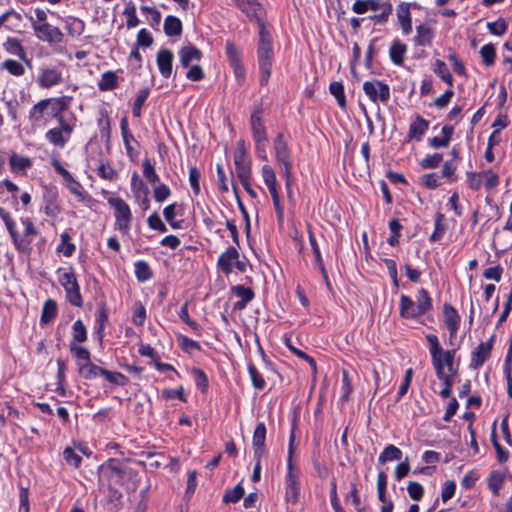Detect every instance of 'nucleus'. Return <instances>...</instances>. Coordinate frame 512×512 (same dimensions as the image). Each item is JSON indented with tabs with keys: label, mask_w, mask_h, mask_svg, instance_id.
<instances>
[{
	"label": "nucleus",
	"mask_w": 512,
	"mask_h": 512,
	"mask_svg": "<svg viewBox=\"0 0 512 512\" xmlns=\"http://www.w3.org/2000/svg\"><path fill=\"white\" fill-rule=\"evenodd\" d=\"M9 164L12 172L24 171L32 165L30 158L26 156H19L13 153L10 156Z\"/></svg>",
	"instance_id": "obj_42"
},
{
	"label": "nucleus",
	"mask_w": 512,
	"mask_h": 512,
	"mask_svg": "<svg viewBox=\"0 0 512 512\" xmlns=\"http://www.w3.org/2000/svg\"><path fill=\"white\" fill-rule=\"evenodd\" d=\"M73 340L74 343H82L87 340V330L81 320H77L73 324Z\"/></svg>",
	"instance_id": "obj_60"
},
{
	"label": "nucleus",
	"mask_w": 512,
	"mask_h": 512,
	"mask_svg": "<svg viewBox=\"0 0 512 512\" xmlns=\"http://www.w3.org/2000/svg\"><path fill=\"white\" fill-rule=\"evenodd\" d=\"M65 28L70 36H80L85 30V23L79 18L67 17L65 20Z\"/></svg>",
	"instance_id": "obj_38"
},
{
	"label": "nucleus",
	"mask_w": 512,
	"mask_h": 512,
	"mask_svg": "<svg viewBox=\"0 0 512 512\" xmlns=\"http://www.w3.org/2000/svg\"><path fill=\"white\" fill-rule=\"evenodd\" d=\"M57 311L58 306L55 300L48 299L47 301H45L42 308L40 323L48 324L49 322H51L56 317Z\"/></svg>",
	"instance_id": "obj_37"
},
{
	"label": "nucleus",
	"mask_w": 512,
	"mask_h": 512,
	"mask_svg": "<svg viewBox=\"0 0 512 512\" xmlns=\"http://www.w3.org/2000/svg\"><path fill=\"white\" fill-rule=\"evenodd\" d=\"M122 497V493L118 489L114 488L111 483H109L107 495L108 504L112 505L114 509L118 510L122 505Z\"/></svg>",
	"instance_id": "obj_57"
},
{
	"label": "nucleus",
	"mask_w": 512,
	"mask_h": 512,
	"mask_svg": "<svg viewBox=\"0 0 512 512\" xmlns=\"http://www.w3.org/2000/svg\"><path fill=\"white\" fill-rule=\"evenodd\" d=\"M407 52V45L398 39H395L389 49V57L393 64L401 66L404 62V56Z\"/></svg>",
	"instance_id": "obj_28"
},
{
	"label": "nucleus",
	"mask_w": 512,
	"mask_h": 512,
	"mask_svg": "<svg viewBox=\"0 0 512 512\" xmlns=\"http://www.w3.org/2000/svg\"><path fill=\"white\" fill-rule=\"evenodd\" d=\"M235 170L238 178H246L251 174V162L247 156L245 142L240 140L234 153Z\"/></svg>",
	"instance_id": "obj_11"
},
{
	"label": "nucleus",
	"mask_w": 512,
	"mask_h": 512,
	"mask_svg": "<svg viewBox=\"0 0 512 512\" xmlns=\"http://www.w3.org/2000/svg\"><path fill=\"white\" fill-rule=\"evenodd\" d=\"M135 275L136 278L141 281H147L152 278L153 273L151 271V268L149 264L144 260H139L135 264Z\"/></svg>",
	"instance_id": "obj_47"
},
{
	"label": "nucleus",
	"mask_w": 512,
	"mask_h": 512,
	"mask_svg": "<svg viewBox=\"0 0 512 512\" xmlns=\"http://www.w3.org/2000/svg\"><path fill=\"white\" fill-rule=\"evenodd\" d=\"M444 323L449 330L450 337H454L460 324V316L457 310L449 303L443 305Z\"/></svg>",
	"instance_id": "obj_22"
},
{
	"label": "nucleus",
	"mask_w": 512,
	"mask_h": 512,
	"mask_svg": "<svg viewBox=\"0 0 512 512\" xmlns=\"http://www.w3.org/2000/svg\"><path fill=\"white\" fill-rule=\"evenodd\" d=\"M123 14L126 17V25L129 29L138 26L140 23L136 15V7L132 2L126 5Z\"/></svg>",
	"instance_id": "obj_56"
},
{
	"label": "nucleus",
	"mask_w": 512,
	"mask_h": 512,
	"mask_svg": "<svg viewBox=\"0 0 512 512\" xmlns=\"http://www.w3.org/2000/svg\"><path fill=\"white\" fill-rule=\"evenodd\" d=\"M389 228L391 236L387 239V242L391 246H397L399 244V238L401 236L402 225L398 219H392L389 221Z\"/></svg>",
	"instance_id": "obj_54"
},
{
	"label": "nucleus",
	"mask_w": 512,
	"mask_h": 512,
	"mask_svg": "<svg viewBox=\"0 0 512 512\" xmlns=\"http://www.w3.org/2000/svg\"><path fill=\"white\" fill-rule=\"evenodd\" d=\"M434 36L435 31L429 24H420L416 27V36L414 37V43L417 46H429L432 44Z\"/></svg>",
	"instance_id": "obj_25"
},
{
	"label": "nucleus",
	"mask_w": 512,
	"mask_h": 512,
	"mask_svg": "<svg viewBox=\"0 0 512 512\" xmlns=\"http://www.w3.org/2000/svg\"><path fill=\"white\" fill-rule=\"evenodd\" d=\"M173 60L174 55L171 50L162 48L157 52V66L159 68L160 74L164 78H169L171 76Z\"/></svg>",
	"instance_id": "obj_21"
},
{
	"label": "nucleus",
	"mask_w": 512,
	"mask_h": 512,
	"mask_svg": "<svg viewBox=\"0 0 512 512\" xmlns=\"http://www.w3.org/2000/svg\"><path fill=\"white\" fill-rule=\"evenodd\" d=\"M237 7L246 14L250 20L258 23L259 28L261 24H265L262 20V5L257 0H235Z\"/></svg>",
	"instance_id": "obj_14"
},
{
	"label": "nucleus",
	"mask_w": 512,
	"mask_h": 512,
	"mask_svg": "<svg viewBox=\"0 0 512 512\" xmlns=\"http://www.w3.org/2000/svg\"><path fill=\"white\" fill-rule=\"evenodd\" d=\"M480 55L482 57L483 63L490 67L494 65L496 60V49L492 43L485 44L480 49Z\"/></svg>",
	"instance_id": "obj_51"
},
{
	"label": "nucleus",
	"mask_w": 512,
	"mask_h": 512,
	"mask_svg": "<svg viewBox=\"0 0 512 512\" xmlns=\"http://www.w3.org/2000/svg\"><path fill=\"white\" fill-rule=\"evenodd\" d=\"M444 221H445L444 214L439 212L435 215V219H434L435 229L429 238V240L431 242H438L442 239V237L446 231V225H445Z\"/></svg>",
	"instance_id": "obj_44"
},
{
	"label": "nucleus",
	"mask_w": 512,
	"mask_h": 512,
	"mask_svg": "<svg viewBox=\"0 0 512 512\" xmlns=\"http://www.w3.org/2000/svg\"><path fill=\"white\" fill-rule=\"evenodd\" d=\"M0 218L3 220L7 228L15 248L20 252L25 251L26 246L24 245L23 240L20 238L19 233L16 230L14 220L11 218L10 214L6 212L2 207H0Z\"/></svg>",
	"instance_id": "obj_18"
},
{
	"label": "nucleus",
	"mask_w": 512,
	"mask_h": 512,
	"mask_svg": "<svg viewBox=\"0 0 512 512\" xmlns=\"http://www.w3.org/2000/svg\"><path fill=\"white\" fill-rule=\"evenodd\" d=\"M149 93H150V91L148 88H144V89L140 90L138 96L136 97V99L134 101L133 108H132V113H133L134 117L138 118L141 116V108H142L143 104L145 103V101L147 100Z\"/></svg>",
	"instance_id": "obj_63"
},
{
	"label": "nucleus",
	"mask_w": 512,
	"mask_h": 512,
	"mask_svg": "<svg viewBox=\"0 0 512 512\" xmlns=\"http://www.w3.org/2000/svg\"><path fill=\"white\" fill-rule=\"evenodd\" d=\"M244 488L237 484L234 488L227 490L223 495L224 503H237L244 496Z\"/></svg>",
	"instance_id": "obj_53"
},
{
	"label": "nucleus",
	"mask_w": 512,
	"mask_h": 512,
	"mask_svg": "<svg viewBox=\"0 0 512 512\" xmlns=\"http://www.w3.org/2000/svg\"><path fill=\"white\" fill-rule=\"evenodd\" d=\"M433 71L451 88L453 87V77L444 61L437 59L434 64Z\"/></svg>",
	"instance_id": "obj_43"
},
{
	"label": "nucleus",
	"mask_w": 512,
	"mask_h": 512,
	"mask_svg": "<svg viewBox=\"0 0 512 512\" xmlns=\"http://www.w3.org/2000/svg\"><path fill=\"white\" fill-rule=\"evenodd\" d=\"M428 128L429 122L420 115H416L415 120L409 126L407 138L420 141Z\"/></svg>",
	"instance_id": "obj_26"
},
{
	"label": "nucleus",
	"mask_w": 512,
	"mask_h": 512,
	"mask_svg": "<svg viewBox=\"0 0 512 512\" xmlns=\"http://www.w3.org/2000/svg\"><path fill=\"white\" fill-rule=\"evenodd\" d=\"M262 107L257 105L251 113L250 124L253 140L267 138L266 129L262 121Z\"/></svg>",
	"instance_id": "obj_20"
},
{
	"label": "nucleus",
	"mask_w": 512,
	"mask_h": 512,
	"mask_svg": "<svg viewBox=\"0 0 512 512\" xmlns=\"http://www.w3.org/2000/svg\"><path fill=\"white\" fill-rule=\"evenodd\" d=\"M49 103L50 102H45L44 99H42L32 106L31 110L29 111L28 118L33 126H40L47 122L45 115H47V105Z\"/></svg>",
	"instance_id": "obj_24"
},
{
	"label": "nucleus",
	"mask_w": 512,
	"mask_h": 512,
	"mask_svg": "<svg viewBox=\"0 0 512 512\" xmlns=\"http://www.w3.org/2000/svg\"><path fill=\"white\" fill-rule=\"evenodd\" d=\"M33 31L39 40L47 42L49 45H58L63 42L64 34L62 31L49 23L41 26L37 25Z\"/></svg>",
	"instance_id": "obj_13"
},
{
	"label": "nucleus",
	"mask_w": 512,
	"mask_h": 512,
	"mask_svg": "<svg viewBox=\"0 0 512 512\" xmlns=\"http://www.w3.org/2000/svg\"><path fill=\"white\" fill-rule=\"evenodd\" d=\"M100 471L111 484L126 486L129 491H135L140 478L134 469L121 464L117 459L110 458L100 466Z\"/></svg>",
	"instance_id": "obj_1"
},
{
	"label": "nucleus",
	"mask_w": 512,
	"mask_h": 512,
	"mask_svg": "<svg viewBox=\"0 0 512 512\" xmlns=\"http://www.w3.org/2000/svg\"><path fill=\"white\" fill-rule=\"evenodd\" d=\"M329 91L335 97L338 106L341 109H345L347 102L343 84L341 82H332L329 86Z\"/></svg>",
	"instance_id": "obj_45"
},
{
	"label": "nucleus",
	"mask_w": 512,
	"mask_h": 512,
	"mask_svg": "<svg viewBox=\"0 0 512 512\" xmlns=\"http://www.w3.org/2000/svg\"><path fill=\"white\" fill-rule=\"evenodd\" d=\"M352 391H353V386H352L351 379L349 377V373L346 369H343L342 370L341 399L343 401H348Z\"/></svg>",
	"instance_id": "obj_58"
},
{
	"label": "nucleus",
	"mask_w": 512,
	"mask_h": 512,
	"mask_svg": "<svg viewBox=\"0 0 512 512\" xmlns=\"http://www.w3.org/2000/svg\"><path fill=\"white\" fill-rule=\"evenodd\" d=\"M164 32L167 36H180L182 33V22L179 18L169 15L164 20Z\"/></svg>",
	"instance_id": "obj_34"
},
{
	"label": "nucleus",
	"mask_w": 512,
	"mask_h": 512,
	"mask_svg": "<svg viewBox=\"0 0 512 512\" xmlns=\"http://www.w3.org/2000/svg\"><path fill=\"white\" fill-rule=\"evenodd\" d=\"M397 17L402 27V31L405 35H408L412 31V20L409 10V5L401 3L397 10Z\"/></svg>",
	"instance_id": "obj_32"
},
{
	"label": "nucleus",
	"mask_w": 512,
	"mask_h": 512,
	"mask_svg": "<svg viewBox=\"0 0 512 512\" xmlns=\"http://www.w3.org/2000/svg\"><path fill=\"white\" fill-rule=\"evenodd\" d=\"M62 73L56 68H42L38 77L37 84L44 89H49L62 82Z\"/></svg>",
	"instance_id": "obj_15"
},
{
	"label": "nucleus",
	"mask_w": 512,
	"mask_h": 512,
	"mask_svg": "<svg viewBox=\"0 0 512 512\" xmlns=\"http://www.w3.org/2000/svg\"><path fill=\"white\" fill-rule=\"evenodd\" d=\"M266 426L264 422H259L253 432L252 444L254 458H262L265 454Z\"/></svg>",
	"instance_id": "obj_19"
},
{
	"label": "nucleus",
	"mask_w": 512,
	"mask_h": 512,
	"mask_svg": "<svg viewBox=\"0 0 512 512\" xmlns=\"http://www.w3.org/2000/svg\"><path fill=\"white\" fill-rule=\"evenodd\" d=\"M262 177L271 194L277 220L280 224H282L284 220V208L280 203V197L277 190L276 175L271 166L264 165L262 167Z\"/></svg>",
	"instance_id": "obj_8"
},
{
	"label": "nucleus",
	"mask_w": 512,
	"mask_h": 512,
	"mask_svg": "<svg viewBox=\"0 0 512 512\" xmlns=\"http://www.w3.org/2000/svg\"><path fill=\"white\" fill-rule=\"evenodd\" d=\"M379 10L381 13L369 16V19L375 24H384L388 21L389 16L393 12V7L390 2H385Z\"/></svg>",
	"instance_id": "obj_50"
},
{
	"label": "nucleus",
	"mask_w": 512,
	"mask_h": 512,
	"mask_svg": "<svg viewBox=\"0 0 512 512\" xmlns=\"http://www.w3.org/2000/svg\"><path fill=\"white\" fill-rule=\"evenodd\" d=\"M70 97L62 96L58 98H46L45 102H50L47 106V116L57 121L63 117V112L68 109Z\"/></svg>",
	"instance_id": "obj_16"
},
{
	"label": "nucleus",
	"mask_w": 512,
	"mask_h": 512,
	"mask_svg": "<svg viewBox=\"0 0 512 512\" xmlns=\"http://www.w3.org/2000/svg\"><path fill=\"white\" fill-rule=\"evenodd\" d=\"M415 303L418 306V312L423 315L429 312L433 307L432 298L429 292L424 288L418 290Z\"/></svg>",
	"instance_id": "obj_35"
},
{
	"label": "nucleus",
	"mask_w": 512,
	"mask_h": 512,
	"mask_svg": "<svg viewBox=\"0 0 512 512\" xmlns=\"http://www.w3.org/2000/svg\"><path fill=\"white\" fill-rule=\"evenodd\" d=\"M60 238L61 244L58 246V251H62L66 257L72 256L75 251V245L70 242V235L67 232H63Z\"/></svg>",
	"instance_id": "obj_64"
},
{
	"label": "nucleus",
	"mask_w": 512,
	"mask_h": 512,
	"mask_svg": "<svg viewBox=\"0 0 512 512\" xmlns=\"http://www.w3.org/2000/svg\"><path fill=\"white\" fill-rule=\"evenodd\" d=\"M384 3L381 0H356L352 5V11L356 14L378 11Z\"/></svg>",
	"instance_id": "obj_29"
},
{
	"label": "nucleus",
	"mask_w": 512,
	"mask_h": 512,
	"mask_svg": "<svg viewBox=\"0 0 512 512\" xmlns=\"http://www.w3.org/2000/svg\"><path fill=\"white\" fill-rule=\"evenodd\" d=\"M121 134L127 151V155L133 158L134 149L131 145V141H134V137L128 129L127 117H123L120 122Z\"/></svg>",
	"instance_id": "obj_41"
},
{
	"label": "nucleus",
	"mask_w": 512,
	"mask_h": 512,
	"mask_svg": "<svg viewBox=\"0 0 512 512\" xmlns=\"http://www.w3.org/2000/svg\"><path fill=\"white\" fill-rule=\"evenodd\" d=\"M363 90L368 98L374 103L378 101L386 103L390 99L389 85L380 80L364 82Z\"/></svg>",
	"instance_id": "obj_10"
},
{
	"label": "nucleus",
	"mask_w": 512,
	"mask_h": 512,
	"mask_svg": "<svg viewBox=\"0 0 512 512\" xmlns=\"http://www.w3.org/2000/svg\"><path fill=\"white\" fill-rule=\"evenodd\" d=\"M273 42L270 32L265 24H261L259 29V41L257 47V60L259 66V83L266 86L269 82L273 62Z\"/></svg>",
	"instance_id": "obj_2"
},
{
	"label": "nucleus",
	"mask_w": 512,
	"mask_h": 512,
	"mask_svg": "<svg viewBox=\"0 0 512 512\" xmlns=\"http://www.w3.org/2000/svg\"><path fill=\"white\" fill-rule=\"evenodd\" d=\"M273 148L275 152V158L278 164L281 166L283 176L286 180V188L288 196L291 197V185H292V161L291 151L287 141L284 138L283 133H278L273 141Z\"/></svg>",
	"instance_id": "obj_4"
},
{
	"label": "nucleus",
	"mask_w": 512,
	"mask_h": 512,
	"mask_svg": "<svg viewBox=\"0 0 512 512\" xmlns=\"http://www.w3.org/2000/svg\"><path fill=\"white\" fill-rule=\"evenodd\" d=\"M455 375L456 374H447L446 372H442L440 363L436 365V376L443 383V389L440 391V395L442 398H448L451 396V389L453 386Z\"/></svg>",
	"instance_id": "obj_30"
},
{
	"label": "nucleus",
	"mask_w": 512,
	"mask_h": 512,
	"mask_svg": "<svg viewBox=\"0 0 512 512\" xmlns=\"http://www.w3.org/2000/svg\"><path fill=\"white\" fill-rule=\"evenodd\" d=\"M4 49L9 54L19 57L23 61H27V54L25 48L21 44V41L14 37H8L3 44Z\"/></svg>",
	"instance_id": "obj_31"
},
{
	"label": "nucleus",
	"mask_w": 512,
	"mask_h": 512,
	"mask_svg": "<svg viewBox=\"0 0 512 512\" xmlns=\"http://www.w3.org/2000/svg\"><path fill=\"white\" fill-rule=\"evenodd\" d=\"M504 475L498 471H492L488 477V487L494 495H498L504 482Z\"/></svg>",
	"instance_id": "obj_52"
},
{
	"label": "nucleus",
	"mask_w": 512,
	"mask_h": 512,
	"mask_svg": "<svg viewBox=\"0 0 512 512\" xmlns=\"http://www.w3.org/2000/svg\"><path fill=\"white\" fill-rule=\"evenodd\" d=\"M225 52L229 65L233 69L235 80L239 86H242L246 79V71L242 63V50L233 41L227 40Z\"/></svg>",
	"instance_id": "obj_7"
},
{
	"label": "nucleus",
	"mask_w": 512,
	"mask_h": 512,
	"mask_svg": "<svg viewBox=\"0 0 512 512\" xmlns=\"http://www.w3.org/2000/svg\"><path fill=\"white\" fill-rule=\"evenodd\" d=\"M66 187L69 189V191L74 194L80 201H83L86 199V192L83 189V186L79 181H77L73 176H71V179H68L66 182Z\"/></svg>",
	"instance_id": "obj_55"
},
{
	"label": "nucleus",
	"mask_w": 512,
	"mask_h": 512,
	"mask_svg": "<svg viewBox=\"0 0 512 512\" xmlns=\"http://www.w3.org/2000/svg\"><path fill=\"white\" fill-rule=\"evenodd\" d=\"M131 187L132 191L137 200L141 199V195L149 194V189L147 185L140 179L137 172H134L131 178Z\"/></svg>",
	"instance_id": "obj_48"
},
{
	"label": "nucleus",
	"mask_w": 512,
	"mask_h": 512,
	"mask_svg": "<svg viewBox=\"0 0 512 512\" xmlns=\"http://www.w3.org/2000/svg\"><path fill=\"white\" fill-rule=\"evenodd\" d=\"M238 250L229 246L218 258L217 266L225 274L229 275L233 271L236 260L239 258Z\"/></svg>",
	"instance_id": "obj_17"
},
{
	"label": "nucleus",
	"mask_w": 512,
	"mask_h": 512,
	"mask_svg": "<svg viewBox=\"0 0 512 512\" xmlns=\"http://www.w3.org/2000/svg\"><path fill=\"white\" fill-rule=\"evenodd\" d=\"M45 137L51 144L60 148H63L68 142L67 137L63 135L58 127L48 130Z\"/></svg>",
	"instance_id": "obj_46"
},
{
	"label": "nucleus",
	"mask_w": 512,
	"mask_h": 512,
	"mask_svg": "<svg viewBox=\"0 0 512 512\" xmlns=\"http://www.w3.org/2000/svg\"><path fill=\"white\" fill-rule=\"evenodd\" d=\"M108 203L114 208L115 224L117 229L123 235L128 234L132 220V213L129 205L119 197L109 198Z\"/></svg>",
	"instance_id": "obj_6"
},
{
	"label": "nucleus",
	"mask_w": 512,
	"mask_h": 512,
	"mask_svg": "<svg viewBox=\"0 0 512 512\" xmlns=\"http://www.w3.org/2000/svg\"><path fill=\"white\" fill-rule=\"evenodd\" d=\"M426 340L429 344V351L434 369L436 370V365L440 363L442 372H445L446 367L449 372H452V374H457V370L453 369L456 350L451 349L444 351L439 343L437 335L435 334H427Z\"/></svg>",
	"instance_id": "obj_5"
},
{
	"label": "nucleus",
	"mask_w": 512,
	"mask_h": 512,
	"mask_svg": "<svg viewBox=\"0 0 512 512\" xmlns=\"http://www.w3.org/2000/svg\"><path fill=\"white\" fill-rule=\"evenodd\" d=\"M294 439L292 433L289 439L287 474L285 477V500L292 504H296L300 496L299 470L293 465Z\"/></svg>",
	"instance_id": "obj_3"
},
{
	"label": "nucleus",
	"mask_w": 512,
	"mask_h": 512,
	"mask_svg": "<svg viewBox=\"0 0 512 512\" xmlns=\"http://www.w3.org/2000/svg\"><path fill=\"white\" fill-rule=\"evenodd\" d=\"M179 57L181 65L187 68L192 61H199L202 57V53L195 46L189 45L179 50Z\"/></svg>",
	"instance_id": "obj_27"
},
{
	"label": "nucleus",
	"mask_w": 512,
	"mask_h": 512,
	"mask_svg": "<svg viewBox=\"0 0 512 512\" xmlns=\"http://www.w3.org/2000/svg\"><path fill=\"white\" fill-rule=\"evenodd\" d=\"M44 213L49 217H56L60 213V206L57 203V194L48 192L44 195Z\"/></svg>",
	"instance_id": "obj_36"
},
{
	"label": "nucleus",
	"mask_w": 512,
	"mask_h": 512,
	"mask_svg": "<svg viewBox=\"0 0 512 512\" xmlns=\"http://www.w3.org/2000/svg\"><path fill=\"white\" fill-rule=\"evenodd\" d=\"M109 383L125 386L128 383V378L120 372H112L104 369L103 376Z\"/></svg>",
	"instance_id": "obj_61"
},
{
	"label": "nucleus",
	"mask_w": 512,
	"mask_h": 512,
	"mask_svg": "<svg viewBox=\"0 0 512 512\" xmlns=\"http://www.w3.org/2000/svg\"><path fill=\"white\" fill-rule=\"evenodd\" d=\"M1 68L7 70L13 76H22L25 73L24 66L12 59H7L1 64Z\"/></svg>",
	"instance_id": "obj_59"
},
{
	"label": "nucleus",
	"mask_w": 512,
	"mask_h": 512,
	"mask_svg": "<svg viewBox=\"0 0 512 512\" xmlns=\"http://www.w3.org/2000/svg\"><path fill=\"white\" fill-rule=\"evenodd\" d=\"M399 313L404 319H416L423 316L422 313L418 312L417 304L405 294L400 297Z\"/></svg>",
	"instance_id": "obj_23"
},
{
	"label": "nucleus",
	"mask_w": 512,
	"mask_h": 512,
	"mask_svg": "<svg viewBox=\"0 0 512 512\" xmlns=\"http://www.w3.org/2000/svg\"><path fill=\"white\" fill-rule=\"evenodd\" d=\"M59 282L66 292V299L69 303L75 307H82L83 299L80 292V286L74 272H65L59 278Z\"/></svg>",
	"instance_id": "obj_9"
},
{
	"label": "nucleus",
	"mask_w": 512,
	"mask_h": 512,
	"mask_svg": "<svg viewBox=\"0 0 512 512\" xmlns=\"http://www.w3.org/2000/svg\"><path fill=\"white\" fill-rule=\"evenodd\" d=\"M70 352L79 361L78 363H89L91 361V354L85 347L78 346L77 343L70 342Z\"/></svg>",
	"instance_id": "obj_49"
},
{
	"label": "nucleus",
	"mask_w": 512,
	"mask_h": 512,
	"mask_svg": "<svg viewBox=\"0 0 512 512\" xmlns=\"http://www.w3.org/2000/svg\"><path fill=\"white\" fill-rule=\"evenodd\" d=\"M118 86V77L113 71H107L102 74L100 81L98 82V88L100 91H110Z\"/></svg>",
	"instance_id": "obj_39"
},
{
	"label": "nucleus",
	"mask_w": 512,
	"mask_h": 512,
	"mask_svg": "<svg viewBox=\"0 0 512 512\" xmlns=\"http://www.w3.org/2000/svg\"><path fill=\"white\" fill-rule=\"evenodd\" d=\"M248 373L250 375L253 387L258 390L264 389L266 382L253 364H249Z\"/></svg>",
	"instance_id": "obj_62"
},
{
	"label": "nucleus",
	"mask_w": 512,
	"mask_h": 512,
	"mask_svg": "<svg viewBox=\"0 0 512 512\" xmlns=\"http://www.w3.org/2000/svg\"><path fill=\"white\" fill-rule=\"evenodd\" d=\"M78 372L84 379L92 380L98 376H103L104 368H101L90 361L89 363H78Z\"/></svg>",
	"instance_id": "obj_33"
},
{
	"label": "nucleus",
	"mask_w": 512,
	"mask_h": 512,
	"mask_svg": "<svg viewBox=\"0 0 512 512\" xmlns=\"http://www.w3.org/2000/svg\"><path fill=\"white\" fill-rule=\"evenodd\" d=\"M402 451L393 444H390L384 448L382 453L379 455L378 461L380 464H385L389 461L401 460Z\"/></svg>",
	"instance_id": "obj_40"
},
{
	"label": "nucleus",
	"mask_w": 512,
	"mask_h": 512,
	"mask_svg": "<svg viewBox=\"0 0 512 512\" xmlns=\"http://www.w3.org/2000/svg\"><path fill=\"white\" fill-rule=\"evenodd\" d=\"M495 335L493 334L486 342H481L471 353L470 367L478 369L481 367L491 356L493 349Z\"/></svg>",
	"instance_id": "obj_12"
}]
</instances>
